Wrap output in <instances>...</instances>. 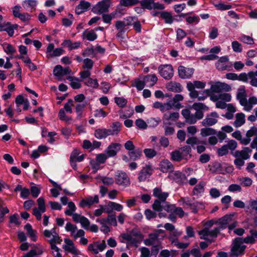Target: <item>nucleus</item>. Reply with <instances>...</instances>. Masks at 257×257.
<instances>
[{
    "mask_svg": "<svg viewBox=\"0 0 257 257\" xmlns=\"http://www.w3.org/2000/svg\"><path fill=\"white\" fill-rule=\"evenodd\" d=\"M218 117V115L216 112H212L203 120L202 124L204 126L212 125L217 122Z\"/></svg>",
    "mask_w": 257,
    "mask_h": 257,
    "instance_id": "nucleus-18",
    "label": "nucleus"
},
{
    "mask_svg": "<svg viewBox=\"0 0 257 257\" xmlns=\"http://www.w3.org/2000/svg\"><path fill=\"white\" fill-rule=\"evenodd\" d=\"M245 248L246 246L243 245L242 242L240 241V237L235 238L232 244L230 252L231 255L236 257L243 254Z\"/></svg>",
    "mask_w": 257,
    "mask_h": 257,
    "instance_id": "nucleus-2",
    "label": "nucleus"
},
{
    "mask_svg": "<svg viewBox=\"0 0 257 257\" xmlns=\"http://www.w3.org/2000/svg\"><path fill=\"white\" fill-rule=\"evenodd\" d=\"M239 41L240 42L247 44V45H253L254 44L253 39L249 36L245 35H242L238 38Z\"/></svg>",
    "mask_w": 257,
    "mask_h": 257,
    "instance_id": "nucleus-50",
    "label": "nucleus"
},
{
    "mask_svg": "<svg viewBox=\"0 0 257 257\" xmlns=\"http://www.w3.org/2000/svg\"><path fill=\"white\" fill-rule=\"evenodd\" d=\"M10 218V223L19 226L21 224V222L20 221V218L18 214H15L12 215H11L9 217Z\"/></svg>",
    "mask_w": 257,
    "mask_h": 257,
    "instance_id": "nucleus-60",
    "label": "nucleus"
},
{
    "mask_svg": "<svg viewBox=\"0 0 257 257\" xmlns=\"http://www.w3.org/2000/svg\"><path fill=\"white\" fill-rule=\"evenodd\" d=\"M228 57L224 56L221 57L215 63L216 68L220 71L231 70V65H229L228 62Z\"/></svg>",
    "mask_w": 257,
    "mask_h": 257,
    "instance_id": "nucleus-12",
    "label": "nucleus"
},
{
    "mask_svg": "<svg viewBox=\"0 0 257 257\" xmlns=\"http://www.w3.org/2000/svg\"><path fill=\"white\" fill-rule=\"evenodd\" d=\"M246 93L244 86H241L237 89L236 97L242 106L246 99Z\"/></svg>",
    "mask_w": 257,
    "mask_h": 257,
    "instance_id": "nucleus-33",
    "label": "nucleus"
},
{
    "mask_svg": "<svg viewBox=\"0 0 257 257\" xmlns=\"http://www.w3.org/2000/svg\"><path fill=\"white\" fill-rule=\"evenodd\" d=\"M158 240V237L157 233H150L149 235V238L144 240V243L146 245L151 246L155 244Z\"/></svg>",
    "mask_w": 257,
    "mask_h": 257,
    "instance_id": "nucleus-42",
    "label": "nucleus"
},
{
    "mask_svg": "<svg viewBox=\"0 0 257 257\" xmlns=\"http://www.w3.org/2000/svg\"><path fill=\"white\" fill-rule=\"evenodd\" d=\"M109 5L104 1L99 2L92 8V12L97 15H100L108 11Z\"/></svg>",
    "mask_w": 257,
    "mask_h": 257,
    "instance_id": "nucleus-11",
    "label": "nucleus"
},
{
    "mask_svg": "<svg viewBox=\"0 0 257 257\" xmlns=\"http://www.w3.org/2000/svg\"><path fill=\"white\" fill-rule=\"evenodd\" d=\"M159 168L162 172L167 173L172 171L174 169V167L169 160H163L160 163Z\"/></svg>",
    "mask_w": 257,
    "mask_h": 257,
    "instance_id": "nucleus-30",
    "label": "nucleus"
},
{
    "mask_svg": "<svg viewBox=\"0 0 257 257\" xmlns=\"http://www.w3.org/2000/svg\"><path fill=\"white\" fill-rule=\"evenodd\" d=\"M142 155V151L140 149L134 150L128 153L131 159L135 161L139 159Z\"/></svg>",
    "mask_w": 257,
    "mask_h": 257,
    "instance_id": "nucleus-52",
    "label": "nucleus"
},
{
    "mask_svg": "<svg viewBox=\"0 0 257 257\" xmlns=\"http://www.w3.org/2000/svg\"><path fill=\"white\" fill-rule=\"evenodd\" d=\"M251 152V150L248 147L244 148L241 151H236L233 154V156L235 158H239L245 160L249 158V153Z\"/></svg>",
    "mask_w": 257,
    "mask_h": 257,
    "instance_id": "nucleus-21",
    "label": "nucleus"
},
{
    "mask_svg": "<svg viewBox=\"0 0 257 257\" xmlns=\"http://www.w3.org/2000/svg\"><path fill=\"white\" fill-rule=\"evenodd\" d=\"M158 70L160 75L165 79L169 80L173 76L174 71L171 65H160L158 68Z\"/></svg>",
    "mask_w": 257,
    "mask_h": 257,
    "instance_id": "nucleus-8",
    "label": "nucleus"
},
{
    "mask_svg": "<svg viewBox=\"0 0 257 257\" xmlns=\"http://www.w3.org/2000/svg\"><path fill=\"white\" fill-rule=\"evenodd\" d=\"M181 114L185 118L186 121L189 124H194L198 120L196 118L195 115L191 114V112L188 109H184L181 111Z\"/></svg>",
    "mask_w": 257,
    "mask_h": 257,
    "instance_id": "nucleus-19",
    "label": "nucleus"
},
{
    "mask_svg": "<svg viewBox=\"0 0 257 257\" xmlns=\"http://www.w3.org/2000/svg\"><path fill=\"white\" fill-rule=\"evenodd\" d=\"M206 86L205 82L196 80L193 82H188L187 83L186 87L189 92H193V91H196L195 88L203 89Z\"/></svg>",
    "mask_w": 257,
    "mask_h": 257,
    "instance_id": "nucleus-17",
    "label": "nucleus"
},
{
    "mask_svg": "<svg viewBox=\"0 0 257 257\" xmlns=\"http://www.w3.org/2000/svg\"><path fill=\"white\" fill-rule=\"evenodd\" d=\"M178 71L180 78L183 79H189L192 77L194 73V70L192 68H187L183 66H180L178 67Z\"/></svg>",
    "mask_w": 257,
    "mask_h": 257,
    "instance_id": "nucleus-14",
    "label": "nucleus"
},
{
    "mask_svg": "<svg viewBox=\"0 0 257 257\" xmlns=\"http://www.w3.org/2000/svg\"><path fill=\"white\" fill-rule=\"evenodd\" d=\"M37 203L39 209L42 212L46 211V207L45 204V200L43 197H40L37 199Z\"/></svg>",
    "mask_w": 257,
    "mask_h": 257,
    "instance_id": "nucleus-64",
    "label": "nucleus"
},
{
    "mask_svg": "<svg viewBox=\"0 0 257 257\" xmlns=\"http://www.w3.org/2000/svg\"><path fill=\"white\" fill-rule=\"evenodd\" d=\"M87 104V102H84V103H78L76 105L75 111H76V112L77 113L78 117H81L82 112Z\"/></svg>",
    "mask_w": 257,
    "mask_h": 257,
    "instance_id": "nucleus-55",
    "label": "nucleus"
},
{
    "mask_svg": "<svg viewBox=\"0 0 257 257\" xmlns=\"http://www.w3.org/2000/svg\"><path fill=\"white\" fill-rule=\"evenodd\" d=\"M68 209L66 210L65 213L67 215L71 216L74 214L73 212L76 210V207L75 205L73 202L70 201L68 203Z\"/></svg>",
    "mask_w": 257,
    "mask_h": 257,
    "instance_id": "nucleus-54",
    "label": "nucleus"
},
{
    "mask_svg": "<svg viewBox=\"0 0 257 257\" xmlns=\"http://www.w3.org/2000/svg\"><path fill=\"white\" fill-rule=\"evenodd\" d=\"M233 216L231 215H226L221 218L218 220V224L220 225L219 230L225 227L226 225L230 223L232 221Z\"/></svg>",
    "mask_w": 257,
    "mask_h": 257,
    "instance_id": "nucleus-38",
    "label": "nucleus"
},
{
    "mask_svg": "<svg viewBox=\"0 0 257 257\" xmlns=\"http://www.w3.org/2000/svg\"><path fill=\"white\" fill-rule=\"evenodd\" d=\"M90 6L91 4L89 2L85 1H81L76 7L75 13L77 15H80L87 11L90 8Z\"/></svg>",
    "mask_w": 257,
    "mask_h": 257,
    "instance_id": "nucleus-25",
    "label": "nucleus"
},
{
    "mask_svg": "<svg viewBox=\"0 0 257 257\" xmlns=\"http://www.w3.org/2000/svg\"><path fill=\"white\" fill-rule=\"evenodd\" d=\"M210 100L212 101H217L218 100H220L224 102H229L231 100V96L229 93H227L213 94L210 96Z\"/></svg>",
    "mask_w": 257,
    "mask_h": 257,
    "instance_id": "nucleus-22",
    "label": "nucleus"
},
{
    "mask_svg": "<svg viewBox=\"0 0 257 257\" xmlns=\"http://www.w3.org/2000/svg\"><path fill=\"white\" fill-rule=\"evenodd\" d=\"M189 95L191 98L196 99L197 101H204L207 98L206 95L204 94L202 91H193L189 92Z\"/></svg>",
    "mask_w": 257,
    "mask_h": 257,
    "instance_id": "nucleus-39",
    "label": "nucleus"
},
{
    "mask_svg": "<svg viewBox=\"0 0 257 257\" xmlns=\"http://www.w3.org/2000/svg\"><path fill=\"white\" fill-rule=\"evenodd\" d=\"M125 26H126L123 20L116 21L115 27L116 29L119 31L117 34V37L119 36L120 32L124 31V28Z\"/></svg>",
    "mask_w": 257,
    "mask_h": 257,
    "instance_id": "nucleus-57",
    "label": "nucleus"
},
{
    "mask_svg": "<svg viewBox=\"0 0 257 257\" xmlns=\"http://www.w3.org/2000/svg\"><path fill=\"white\" fill-rule=\"evenodd\" d=\"M168 211H170L178 215L180 217H182L184 215V212L180 207H176L174 205L168 206L167 208Z\"/></svg>",
    "mask_w": 257,
    "mask_h": 257,
    "instance_id": "nucleus-45",
    "label": "nucleus"
},
{
    "mask_svg": "<svg viewBox=\"0 0 257 257\" xmlns=\"http://www.w3.org/2000/svg\"><path fill=\"white\" fill-rule=\"evenodd\" d=\"M99 202V198L98 195H96L94 197L89 196L84 199L81 200L79 203L80 206L84 207L86 206H89L94 203H97Z\"/></svg>",
    "mask_w": 257,
    "mask_h": 257,
    "instance_id": "nucleus-24",
    "label": "nucleus"
},
{
    "mask_svg": "<svg viewBox=\"0 0 257 257\" xmlns=\"http://www.w3.org/2000/svg\"><path fill=\"white\" fill-rule=\"evenodd\" d=\"M79 154V151L78 150H74L70 155V160L77 162H81L84 159V155H81L80 156H78Z\"/></svg>",
    "mask_w": 257,
    "mask_h": 257,
    "instance_id": "nucleus-49",
    "label": "nucleus"
},
{
    "mask_svg": "<svg viewBox=\"0 0 257 257\" xmlns=\"http://www.w3.org/2000/svg\"><path fill=\"white\" fill-rule=\"evenodd\" d=\"M120 149V144L119 143L111 144L106 150L105 153L109 157L115 156Z\"/></svg>",
    "mask_w": 257,
    "mask_h": 257,
    "instance_id": "nucleus-20",
    "label": "nucleus"
},
{
    "mask_svg": "<svg viewBox=\"0 0 257 257\" xmlns=\"http://www.w3.org/2000/svg\"><path fill=\"white\" fill-rule=\"evenodd\" d=\"M245 114L242 112L237 113L235 114V120L233 122V125L236 127H238L242 125L245 121Z\"/></svg>",
    "mask_w": 257,
    "mask_h": 257,
    "instance_id": "nucleus-37",
    "label": "nucleus"
},
{
    "mask_svg": "<svg viewBox=\"0 0 257 257\" xmlns=\"http://www.w3.org/2000/svg\"><path fill=\"white\" fill-rule=\"evenodd\" d=\"M166 88L168 90L175 92H180L183 90L182 85L179 83L174 81L169 82L166 85Z\"/></svg>",
    "mask_w": 257,
    "mask_h": 257,
    "instance_id": "nucleus-34",
    "label": "nucleus"
},
{
    "mask_svg": "<svg viewBox=\"0 0 257 257\" xmlns=\"http://www.w3.org/2000/svg\"><path fill=\"white\" fill-rule=\"evenodd\" d=\"M184 99V97L182 95L180 94H176L173 98L170 100L172 103L174 107L176 109H180L183 107V105L180 103V101Z\"/></svg>",
    "mask_w": 257,
    "mask_h": 257,
    "instance_id": "nucleus-36",
    "label": "nucleus"
},
{
    "mask_svg": "<svg viewBox=\"0 0 257 257\" xmlns=\"http://www.w3.org/2000/svg\"><path fill=\"white\" fill-rule=\"evenodd\" d=\"M219 232V229L215 228L211 230L207 228H204L199 232L201 239L209 240L210 242L212 241L213 238L217 237L218 233Z\"/></svg>",
    "mask_w": 257,
    "mask_h": 257,
    "instance_id": "nucleus-5",
    "label": "nucleus"
},
{
    "mask_svg": "<svg viewBox=\"0 0 257 257\" xmlns=\"http://www.w3.org/2000/svg\"><path fill=\"white\" fill-rule=\"evenodd\" d=\"M67 79L71 81L70 85L73 89H79L81 87L80 81L78 78L68 77Z\"/></svg>",
    "mask_w": 257,
    "mask_h": 257,
    "instance_id": "nucleus-51",
    "label": "nucleus"
},
{
    "mask_svg": "<svg viewBox=\"0 0 257 257\" xmlns=\"http://www.w3.org/2000/svg\"><path fill=\"white\" fill-rule=\"evenodd\" d=\"M114 180L116 184L119 186L126 187L131 184V181L127 175L123 172L117 171L114 175Z\"/></svg>",
    "mask_w": 257,
    "mask_h": 257,
    "instance_id": "nucleus-3",
    "label": "nucleus"
},
{
    "mask_svg": "<svg viewBox=\"0 0 257 257\" xmlns=\"http://www.w3.org/2000/svg\"><path fill=\"white\" fill-rule=\"evenodd\" d=\"M85 84L93 88H97L99 86L97 79L89 78L85 82Z\"/></svg>",
    "mask_w": 257,
    "mask_h": 257,
    "instance_id": "nucleus-56",
    "label": "nucleus"
},
{
    "mask_svg": "<svg viewBox=\"0 0 257 257\" xmlns=\"http://www.w3.org/2000/svg\"><path fill=\"white\" fill-rule=\"evenodd\" d=\"M25 229L26 230L28 235L31 238L32 240L36 241L37 239V231L32 228V225L27 223L25 226Z\"/></svg>",
    "mask_w": 257,
    "mask_h": 257,
    "instance_id": "nucleus-41",
    "label": "nucleus"
},
{
    "mask_svg": "<svg viewBox=\"0 0 257 257\" xmlns=\"http://www.w3.org/2000/svg\"><path fill=\"white\" fill-rule=\"evenodd\" d=\"M106 246V245L104 240L101 242L95 241L88 245L87 249L94 254H97L99 251H102Z\"/></svg>",
    "mask_w": 257,
    "mask_h": 257,
    "instance_id": "nucleus-13",
    "label": "nucleus"
},
{
    "mask_svg": "<svg viewBox=\"0 0 257 257\" xmlns=\"http://www.w3.org/2000/svg\"><path fill=\"white\" fill-rule=\"evenodd\" d=\"M158 14L160 15V17L164 20L166 23L172 24L173 22V18L171 13L168 12H157L154 14V16H157Z\"/></svg>",
    "mask_w": 257,
    "mask_h": 257,
    "instance_id": "nucleus-35",
    "label": "nucleus"
},
{
    "mask_svg": "<svg viewBox=\"0 0 257 257\" xmlns=\"http://www.w3.org/2000/svg\"><path fill=\"white\" fill-rule=\"evenodd\" d=\"M216 132L211 128H203L201 130L200 134L202 137H205L210 135H214Z\"/></svg>",
    "mask_w": 257,
    "mask_h": 257,
    "instance_id": "nucleus-58",
    "label": "nucleus"
},
{
    "mask_svg": "<svg viewBox=\"0 0 257 257\" xmlns=\"http://www.w3.org/2000/svg\"><path fill=\"white\" fill-rule=\"evenodd\" d=\"M211 89L213 93H221L223 92H228L231 90V86L227 83L219 81L213 83H210Z\"/></svg>",
    "mask_w": 257,
    "mask_h": 257,
    "instance_id": "nucleus-4",
    "label": "nucleus"
},
{
    "mask_svg": "<svg viewBox=\"0 0 257 257\" xmlns=\"http://www.w3.org/2000/svg\"><path fill=\"white\" fill-rule=\"evenodd\" d=\"M65 244L63 245V248L67 252L72 253L74 255L81 254L80 251L77 249L74 242L69 238L64 239Z\"/></svg>",
    "mask_w": 257,
    "mask_h": 257,
    "instance_id": "nucleus-10",
    "label": "nucleus"
},
{
    "mask_svg": "<svg viewBox=\"0 0 257 257\" xmlns=\"http://www.w3.org/2000/svg\"><path fill=\"white\" fill-rule=\"evenodd\" d=\"M58 117L60 120L65 121L67 122H68L72 120V118L71 117L67 116L66 115L65 110L63 108H61L59 110Z\"/></svg>",
    "mask_w": 257,
    "mask_h": 257,
    "instance_id": "nucleus-59",
    "label": "nucleus"
},
{
    "mask_svg": "<svg viewBox=\"0 0 257 257\" xmlns=\"http://www.w3.org/2000/svg\"><path fill=\"white\" fill-rule=\"evenodd\" d=\"M153 195L161 202H165L169 196V193L162 191L160 188H155L153 190Z\"/></svg>",
    "mask_w": 257,
    "mask_h": 257,
    "instance_id": "nucleus-28",
    "label": "nucleus"
},
{
    "mask_svg": "<svg viewBox=\"0 0 257 257\" xmlns=\"http://www.w3.org/2000/svg\"><path fill=\"white\" fill-rule=\"evenodd\" d=\"M18 27L17 24H11L10 22H6L3 20H0V32L6 31L9 36L12 37L14 35V30Z\"/></svg>",
    "mask_w": 257,
    "mask_h": 257,
    "instance_id": "nucleus-9",
    "label": "nucleus"
},
{
    "mask_svg": "<svg viewBox=\"0 0 257 257\" xmlns=\"http://www.w3.org/2000/svg\"><path fill=\"white\" fill-rule=\"evenodd\" d=\"M65 228L67 232H70L71 236L75 239L79 237L84 236L85 235L83 230L77 229V226L70 222L66 223Z\"/></svg>",
    "mask_w": 257,
    "mask_h": 257,
    "instance_id": "nucleus-6",
    "label": "nucleus"
},
{
    "mask_svg": "<svg viewBox=\"0 0 257 257\" xmlns=\"http://www.w3.org/2000/svg\"><path fill=\"white\" fill-rule=\"evenodd\" d=\"M155 0H142L139 1L142 7L149 10L153 9Z\"/></svg>",
    "mask_w": 257,
    "mask_h": 257,
    "instance_id": "nucleus-48",
    "label": "nucleus"
},
{
    "mask_svg": "<svg viewBox=\"0 0 257 257\" xmlns=\"http://www.w3.org/2000/svg\"><path fill=\"white\" fill-rule=\"evenodd\" d=\"M82 38L83 40L93 41L97 38V35L94 30H85L82 33Z\"/></svg>",
    "mask_w": 257,
    "mask_h": 257,
    "instance_id": "nucleus-31",
    "label": "nucleus"
},
{
    "mask_svg": "<svg viewBox=\"0 0 257 257\" xmlns=\"http://www.w3.org/2000/svg\"><path fill=\"white\" fill-rule=\"evenodd\" d=\"M180 116V114L178 112H174L170 113H165L163 115V120L166 121H176Z\"/></svg>",
    "mask_w": 257,
    "mask_h": 257,
    "instance_id": "nucleus-44",
    "label": "nucleus"
},
{
    "mask_svg": "<svg viewBox=\"0 0 257 257\" xmlns=\"http://www.w3.org/2000/svg\"><path fill=\"white\" fill-rule=\"evenodd\" d=\"M214 6L217 10L220 11L228 10L231 8V6L230 5H226L222 3L214 4Z\"/></svg>",
    "mask_w": 257,
    "mask_h": 257,
    "instance_id": "nucleus-61",
    "label": "nucleus"
},
{
    "mask_svg": "<svg viewBox=\"0 0 257 257\" xmlns=\"http://www.w3.org/2000/svg\"><path fill=\"white\" fill-rule=\"evenodd\" d=\"M71 71L69 68H63L61 65H58L54 68L53 74L55 76L61 78L64 75L70 74Z\"/></svg>",
    "mask_w": 257,
    "mask_h": 257,
    "instance_id": "nucleus-23",
    "label": "nucleus"
},
{
    "mask_svg": "<svg viewBox=\"0 0 257 257\" xmlns=\"http://www.w3.org/2000/svg\"><path fill=\"white\" fill-rule=\"evenodd\" d=\"M171 159L173 161H180L183 159L180 151H175L171 153Z\"/></svg>",
    "mask_w": 257,
    "mask_h": 257,
    "instance_id": "nucleus-62",
    "label": "nucleus"
},
{
    "mask_svg": "<svg viewBox=\"0 0 257 257\" xmlns=\"http://www.w3.org/2000/svg\"><path fill=\"white\" fill-rule=\"evenodd\" d=\"M205 183L204 181L200 182L193 189V194L194 195H199L204 192Z\"/></svg>",
    "mask_w": 257,
    "mask_h": 257,
    "instance_id": "nucleus-43",
    "label": "nucleus"
},
{
    "mask_svg": "<svg viewBox=\"0 0 257 257\" xmlns=\"http://www.w3.org/2000/svg\"><path fill=\"white\" fill-rule=\"evenodd\" d=\"M44 235L46 237L49 239L48 241L51 246L55 245V243L60 244L62 241V239H60L58 233L56 232L54 228H53L51 230H45L44 231Z\"/></svg>",
    "mask_w": 257,
    "mask_h": 257,
    "instance_id": "nucleus-7",
    "label": "nucleus"
},
{
    "mask_svg": "<svg viewBox=\"0 0 257 257\" xmlns=\"http://www.w3.org/2000/svg\"><path fill=\"white\" fill-rule=\"evenodd\" d=\"M110 129L98 128L95 130L94 132L95 137L98 139H102L106 138L108 136H112Z\"/></svg>",
    "mask_w": 257,
    "mask_h": 257,
    "instance_id": "nucleus-29",
    "label": "nucleus"
},
{
    "mask_svg": "<svg viewBox=\"0 0 257 257\" xmlns=\"http://www.w3.org/2000/svg\"><path fill=\"white\" fill-rule=\"evenodd\" d=\"M139 3V0H120L119 5L120 9L121 7H129L137 5Z\"/></svg>",
    "mask_w": 257,
    "mask_h": 257,
    "instance_id": "nucleus-47",
    "label": "nucleus"
},
{
    "mask_svg": "<svg viewBox=\"0 0 257 257\" xmlns=\"http://www.w3.org/2000/svg\"><path fill=\"white\" fill-rule=\"evenodd\" d=\"M255 104H257V97L251 96L248 100L246 99L242 106L245 111H249L252 109L253 105Z\"/></svg>",
    "mask_w": 257,
    "mask_h": 257,
    "instance_id": "nucleus-27",
    "label": "nucleus"
},
{
    "mask_svg": "<svg viewBox=\"0 0 257 257\" xmlns=\"http://www.w3.org/2000/svg\"><path fill=\"white\" fill-rule=\"evenodd\" d=\"M192 108L196 110L194 114L198 120L201 119L203 117V110L207 109V107L203 103L195 102L192 105Z\"/></svg>",
    "mask_w": 257,
    "mask_h": 257,
    "instance_id": "nucleus-15",
    "label": "nucleus"
},
{
    "mask_svg": "<svg viewBox=\"0 0 257 257\" xmlns=\"http://www.w3.org/2000/svg\"><path fill=\"white\" fill-rule=\"evenodd\" d=\"M114 101L116 103V104L120 107H124L127 103L126 99L122 97H115Z\"/></svg>",
    "mask_w": 257,
    "mask_h": 257,
    "instance_id": "nucleus-63",
    "label": "nucleus"
},
{
    "mask_svg": "<svg viewBox=\"0 0 257 257\" xmlns=\"http://www.w3.org/2000/svg\"><path fill=\"white\" fill-rule=\"evenodd\" d=\"M144 81L148 86H154L158 81V78L155 74H150L146 76L144 78Z\"/></svg>",
    "mask_w": 257,
    "mask_h": 257,
    "instance_id": "nucleus-40",
    "label": "nucleus"
},
{
    "mask_svg": "<svg viewBox=\"0 0 257 257\" xmlns=\"http://www.w3.org/2000/svg\"><path fill=\"white\" fill-rule=\"evenodd\" d=\"M153 172V169L150 165H146L143 168L139 174L138 179L140 182L145 181L149 178Z\"/></svg>",
    "mask_w": 257,
    "mask_h": 257,
    "instance_id": "nucleus-16",
    "label": "nucleus"
},
{
    "mask_svg": "<svg viewBox=\"0 0 257 257\" xmlns=\"http://www.w3.org/2000/svg\"><path fill=\"white\" fill-rule=\"evenodd\" d=\"M124 13L122 12V10L119 8V6H117L115 11L109 14L111 20L121 17L124 15Z\"/></svg>",
    "mask_w": 257,
    "mask_h": 257,
    "instance_id": "nucleus-53",
    "label": "nucleus"
},
{
    "mask_svg": "<svg viewBox=\"0 0 257 257\" xmlns=\"http://www.w3.org/2000/svg\"><path fill=\"white\" fill-rule=\"evenodd\" d=\"M120 236L123 239L121 242L125 243L128 248L132 246L138 247L144 238L143 235L140 232L135 229L130 233H122Z\"/></svg>",
    "mask_w": 257,
    "mask_h": 257,
    "instance_id": "nucleus-1",
    "label": "nucleus"
},
{
    "mask_svg": "<svg viewBox=\"0 0 257 257\" xmlns=\"http://www.w3.org/2000/svg\"><path fill=\"white\" fill-rule=\"evenodd\" d=\"M170 177L176 182L180 184H183L186 182L187 178L185 174L179 171H175L172 172Z\"/></svg>",
    "mask_w": 257,
    "mask_h": 257,
    "instance_id": "nucleus-26",
    "label": "nucleus"
},
{
    "mask_svg": "<svg viewBox=\"0 0 257 257\" xmlns=\"http://www.w3.org/2000/svg\"><path fill=\"white\" fill-rule=\"evenodd\" d=\"M22 5L25 9L32 12L36 10L38 1L36 0H25L22 2Z\"/></svg>",
    "mask_w": 257,
    "mask_h": 257,
    "instance_id": "nucleus-32",
    "label": "nucleus"
},
{
    "mask_svg": "<svg viewBox=\"0 0 257 257\" xmlns=\"http://www.w3.org/2000/svg\"><path fill=\"white\" fill-rule=\"evenodd\" d=\"M3 48L5 53L8 55H13L16 52V48L11 44L5 43L3 44Z\"/></svg>",
    "mask_w": 257,
    "mask_h": 257,
    "instance_id": "nucleus-46",
    "label": "nucleus"
}]
</instances>
